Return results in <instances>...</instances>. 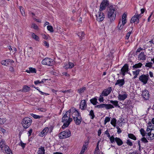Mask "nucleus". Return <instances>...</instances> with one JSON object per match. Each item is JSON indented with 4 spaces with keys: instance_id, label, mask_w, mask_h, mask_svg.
I'll list each match as a JSON object with an SVG mask.
<instances>
[{
    "instance_id": "f257e3e1",
    "label": "nucleus",
    "mask_w": 154,
    "mask_h": 154,
    "mask_svg": "<svg viewBox=\"0 0 154 154\" xmlns=\"http://www.w3.org/2000/svg\"><path fill=\"white\" fill-rule=\"evenodd\" d=\"M69 113H72V116L75 123L79 125L81 122L82 119L80 113L75 108H72L69 110Z\"/></svg>"
},
{
    "instance_id": "f03ea898",
    "label": "nucleus",
    "mask_w": 154,
    "mask_h": 154,
    "mask_svg": "<svg viewBox=\"0 0 154 154\" xmlns=\"http://www.w3.org/2000/svg\"><path fill=\"white\" fill-rule=\"evenodd\" d=\"M70 113L69 112V111L66 112L62 117V121L63 123V125L62 126V128H64L67 127L72 122V119L70 118Z\"/></svg>"
},
{
    "instance_id": "7ed1b4c3",
    "label": "nucleus",
    "mask_w": 154,
    "mask_h": 154,
    "mask_svg": "<svg viewBox=\"0 0 154 154\" xmlns=\"http://www.w3.org/2000/svg\"><path fill=\"white\" fill-rule=\"evenodd\" d=\"M116 11L117 9L115 7L111 6L109 7L107 12V17L111 22L115 20Z\"/></svg>"
},
{
    "instance_id": "20e7f679",
    "label": "nucleus",
    "mask_w": 154,
    "mask_h": 154,
    "mask_svg": "<svg viewBox=\"0 0 154 154\" xmlns=\"http://www.w3.org/2000/svg\"><path fill=\"white\" fill-rule=\"evenodd\" d=\"M32 122V120L31 118L26 117L23 119L22 124L24 128H27L31 125Z\"/></svg>"
},
{
    "instance_id": "39448f33",
    "label": "nucleus",
    "mask_w": 154,
    "mask_h": 154,
    "mask_svg": "<svg viewBox=\"0 0 154 154\" xmlns=\"http://www.w3.org/2000/svg\"><path fill=\"white\" fill-rule=\"evenodd\" d=\"M71 135L70 131L68 130L63 131L59 134V137L60 139H63L69 137Z\"/></svg>"
},
{
    "instance_id": "423d86ee",
    "label": "nucleus",
    "mask_w": 154,
    "mask_h": 154,
    "mask_svg": "<svg viewBox=\"0 0 154 154\" xmlns=\"http://www.w3.org/2000/svg\"><path fill=\"white\" fill-rule=\"evenodd\" d=\"M109 140L111 143H113L115 141L119 146H121L123 143L122 141L119 138L116 137L115 138L113 136L110 137Z\"/></svg>"
},
{
    "instance_id": "0eeeda50",
    "label": "nucleus",
    "mask_w": 154,
    "mask_h": 154,
    "mask_svg": "<svg viewBox=\"0 0 154 154\" xmlns=\"http://www.w3.org/2000/svg\"><path fill=\"white\" fill-rule=\"evenodd\" d=\"M127 17V15L125 13H124L122 16V23H121L120 21L119 22L117 28L119 30H121L123 27L124 26L126 23V19Z\"/></svg>"
},
{
    "instance_id": "6e6552de",
    "label": "nucleus",
    "mask_w": 154,
    "mask_h": 154,
    "mask_svg": "<svg viewBox=\"0 0 154 154\" xmlns=\"http://www.w3.org/2000/svg\"><path fill=\"white\" fill-rule=\"evenodd\" d=\"M95 107L98 109L105 108L107 109H110L113 108V105L111 104H102L95 106Z\"/></svg>"
},
{
    "instance_id": "1a4fd4ad",
    "label": "nucleus",
    "mask_w": 154,
    "mask_h": 154,
    "mask_svg": "<svg viewBox=\"0 0 154 154\" xmlns=\"http://www.w3.org/2000/svg\"><path fill=\"white\" fill-rule=\"evenodd\" d=\"M145 48H143L140 47L138 48L136 51V53L137 54L142 51H144L141 52L138 55V58H145L146 56V53L145 51Z\"/></svg>"
},
{
    "instance_id": "9d476101",
    "label": "nucleus",
    "mask_w": 154,
    "mask_h": 154,
    "mask_svg": "<svg viewBox=\"0 0 154 154\" xmlns=\"http://www.w3.org/2000/svg\"><path fill=\"white\" fill-rule=\"evenodd\" d=\"M108 5V1L107 0H103L100 5V11H102L104 10Z\"/></svg>"
},
{
    "instance_id": "9b49d317",
    "label": "nucleus",
    "mask_w": 154,
    "mask_h": 154,
    "mask_svg": "<svg viewBox=\"0 0 154 154\" xmlns=\"http://www.w3.org/2000/svg\"><path fill=\"white\" fill-rule=\"evenodd\" d=\"M54 63V60L51 58H44L42 61L43 64L47 65L49 66H52Z\"/></svg>"
},
{
    "instance_id": "f8f14e48",
    "label": "nucleus",
    "mask_w": 154,
    "mask_h": 154,
    "mask_svg": "<svg viewBox=\"0 0 154 154\" xmlns=\"http://www.w3.org/2000/svg\"><path fill=\"white\" fill-rule=\"evenodd\" d=\"M129 66L128 64H125L123 66L121 69L120 74L123 76H125L126 73L128 72L129 70Z\"/></svg>"
},
{
    "instance_id": "ddd939ff",
    "label": "nucleus",
    "mask_w": 154,
    "mask_h": 154,
    "mask_svg": "<svg viewBox=\"0 0 154 154\" xmlns=\"http://www.w3.org/2000/svg\"><path fill=\"white\" fill-rule=\"evenodd\" d=\"M97 20L99 22L102 21L105 18L104 14L101 11L98 12L96 15Z\"/></svg>"
},
{
    "instance_id": "4468645a",
    "label": "nucleus",
    "mask_w": 154,
    "mask_h": 154,
    "mask_svg": "<svg viewBox=\"0 0 154 154\" xmlns=\"http://www.w3.org/2000/svg\"><path fill=\"white\" fill-rule=\"evenodd\" d=\"M149 78L148 75H143L140 76L139 79L141 82L143 83V84H145L147 83Z\"/></svg>"
},
{
    "instance_id": "2eb2a0df",
    "label": "nucleus",
    "mask_w": 154,
    "mask_h": 154,
    "mask_svg": "<svg viewBox=\"0 0 154 154\" xmlns=\"http://www.w3.org/2000/svg\"><path fill=\"white\" fill-rule=\"evenodd\" d=\"M141 14H140L139 15H135L132 18L131 20V23H133L136 22L137 23H138L139 21V18L141 16Z\"/></svg>"
},
{
    "instance_id": "dca6fc26",
    "label": "nucleus",
    "mask_w": 154,
    "mask_h": 154,
    "mask_svg": "<svg viewBox=\"0 0 154 154\" xmlns=\"http://www.w3.org/2000/svg\"><path fill=\"white\" fill-rule=\"evenodd\" d=\"M127 96L128 94L126 92H124L122 94H119L118 97L119 100H124L127 98Z\"/></svg>"
},
{
    "instance_id": "f3484780",
    "label": "nucleus",
    "mask_w": 154,
    "mask_h": 154,
    "mask_svg": "<svg viewBox=\"0 0 154 154\" xmlns=\"http://www.w3.org/2000/svg\"><path fill=\"white\" fill-rule=\"evenodd\" d=\"M141 95L145 100H147L149 99V94L147 90H145L143 91Z\"/></svg>"
},
{
    "instance_id": "a211bd4d",
    "label": "nucleus",
    "mask_w": 154,
    "mask_h": 154,
    "mask_svg": "<svg viewBox=\"0 0 154 154\" xmlns=\"http://www.w3.org/2000/svg\"><path fill=\"white\" fill-rule=\"evenodd\" d=\"M86 107L87 104L85 100H82L80 104V108L82 110H84L85 109Z\"/></svg>"
},
{
    "instance_id": "6ab92c4d",
    "label": "nucleus",
    "mask_w": 154,
    "mask_h": 154,
    "mask_svg": "<svg viewBox=\"0 0 154 154\" xmlns=\"http://www.w3.org/2000/svg\"><path fill=\"white\" fill-rule=\"evenodd\" d=\"M111 91V87L104 90L102 92V95L105 96H107L110 93Z\"/></svg>"
},
{
    "instance_id": "aec40b11",
    "label": "nucleus",
    "mask_w": 154,
    "mask_h": 154,
    "mask_svg": "<svg viewBox=\"0 0 154 154\" xmlns=\"http://www.w3.org/2000/svg\"><path fill=\"white\" fill-rule=\"evenodd\" d=\"M125 84V81L124 79H118L115 83V85H119V86H122Z\"/></svg>"
},
{
    "instance_id": "412c9836",
    "label": "nucleus",
    "mask_w": 154,
    "mask_h": 154,
    "mask_svg": "<svg viewBox=\"0 0 154 154\" xmlns=\"http://www.w3.org/2000/svg\"><path fill=\"white\" fill-rule=\"evenodd\" d=\"M49 129L48 127L45 128L39 134V135L41 137H43V136H42V135H46L48 132Z\"/></svg>"
},
{
    "instance_id": "4be33fe9",
    "label": "nucleus",
    "mask_w": 154,
    "mask_h": 154,
    "mask_svg": "<svg viewBox=\"0 0 154 154\" xmlns=\"http://www.w3.org/2000/svg\"><path fill=\"white\" fill-rule=\"evenodd\" d=\"M74 66L73 63L69 62L68 64H67L64 66L65 68L66 69H71Z\"/></svg>"
},
{
    "instance_id": "5701e85b",
    "label": "nucleus",
    "mask_w": 154,
    "mask_h": 154,
    "mask_svg": "<svg viewBox=\"0 0 154 154\" xmlns=\"http://www.w3.org/2000/svg\"><path fill=\"white\" fill-rule=\"evenodd\" d=\"M7 145H6L5 141L2 139L0 142V147L2 149H3V148H5L6 146Z\"/></svg>"
},
{
    "instance_id": "b1692460",
    "label": "nucleus",
    "mask_w": 154,
    "mask_h": 154,
    "mask_svg": "<svg viewBox=\"0 0 154 154\" xmlns=\"http://www.w3.org/2000/svg\"><path fill=\"white\" fill-rule=\"evenodd\" d=\"M38 154H45V149L44 147H41L38 148L37 151Z\"/></svg>"
},
{
    "instance_id": "393cba45",
    "label": "nucleus",
    "mask_w": 154,
    "mask_h": 154,
    "mask_svg": "<svg viewBox=\"0 0 154 154\" xmlns=\"http://www.w3.org/2000/svg\"><path fill=\"white\" fill-rule=\"evenodd\" d=\"M4 149L7 154H13L11 150L8 146H6Z\"/></svg>"
},
{
    "instance_id": "a878e982",
    "label": "nucleus",
    "mask_w": 154,
    "mask_h": 154,
    "mask_svg": "<svg viewBox=\"0 0 154 154\" xmlns=\"http://www.w3.org/2000/svg\"><path fill=\"white\" fill-rule=\"evenodd\" d=\"M90 101L91 103L94 105H95L98 103L97 101V99L96 97L91 99L90 100Z\"/></svg>"
},
{
    "instance_id": "bb28decb",
    "label": "nucleus",
    "mask_w": 154,
    "mask_h": 154,
    "mask_svg": "<svg viewBox=\"0 0 154 154\" xmlns=\"http://www.w3.org/2000/svg\"><path fill=\"white\" fill-rule=\"evenodd\" d=\"M26 72L28 73L36 72L35 69L32 67L29 68V69L26 70Z\"/></svg>"
},
{
    "instance_id": "cd10ccee",
    "label": "nucleus",
    "mask_w": 154,
    "mask_h": 154,
    "mask_svg": "<svg viewBox=\"0 0 154 154\" xmlns=\"http://www.w3.org/2000/svg\"><path fill=\"white\" fill-rule=\"evenodd\" d=\"M86 90V88L85 87H82L80 89L77 90L78 93L80 94H81L82 93H83Z\"/></svg>"
},
{
    "instance_id": "c85d7f7f",
    "label": "nucleus",
    "mask_w": 154,
    "mask_h": 154,
    "mask_svg": "<svg viewBox=\"0 0 154 154\" xmlns=\"http://www.w3.org/2000/svg\"><path fill=\"white\" fill-rule=\"evenodd\" d=\"M78 35L80 39L82 40V38L84 37L85 34L83 32H80L78 33Z\"/></svg>"
},
{
    "instance_id": "c756f323",
    "label": "nucleus",
    "mask_w": 154,
    "mask_h": 154,
    "mask_svg": "<svg viewBox=\"0 0 154 154\" xmlns=\"http://www.w3.org/2000/svg\"><path fill=\"white\" fill-rule=\"evenodd\" d=\"M32 37L36 41H39V38L38 37L33 33H31Z\"/></svg>"
},
{
    "instance_id": "7c9ffc66",
    "label": "nucleus",
    "mask_w": 154,
    "mask_h": 154,
    "mask_svg": "<svg viewBox=\"0 0 154 154\" xmlns=\"http://www.w3.org/2000/svg\"><path fill=\"white\" fill-rule=\"evenodd\" d=\"M115 52L114 49H112L111 50L110 53L107 55L108 57H114L115 56L114 55V53Z\"/></svg>"
},
{
    "instance_id": "2f4dec72",
    "label": "nucleus",
    "mask_w": 154,
    "mask_h": 154,
    "mask_svg": "<svg viewBox=\"0 0 154 154\" xmlns=\"http://www.w3.org/2000/svg\"><path fill=\"white\" fill-rule=\"evenodd\" d=\"M32 48L31 47H29L27 50V53H29L28 54L29 55L28 57H31L30 55L32 54Z\"/></svg>"
},
{
    "instance_id": "473e14b6",
    "label": "nucleus",
    "mask_w": 154,
    "mask_h": 154,
    "mask_svg": "<svg viewBox=\"0 0 154 154\" xmlns=\"http://www.w3.org/2000/svg\"><path fill=\"white\" fill-rule=\"evenodd\" d=\"M110 103L113 104L115 106H118L119 107H120V106H118V101L117 100H111L110 101Z\"/></svg>"
},
{
    "instance_id": "72a5a7b5",
    "label": "nucleus",
    "mask_w": 154,
    "mask_h": 154,
    "mask_svg": "<svg viewBox=\"0 0 154 154\" xmlns=\"http://www.w3.org/2000/svg\"><path fill=\"white\" fill-rule=\"evenodd\" d=\"M128 137L130 138L133 139L134 140H136V137L132 134H129L128 135Z\"/></svg>"
},
{
    "instance_id": "f704fd0d",
    "label": "nucleus",
    "mask_w": 154,
    "mask_h": 154,
    "mask_svg": "<svg viewBox=\"0 0 154 154\" xmlns=\"http://www.w3.org/2000/svg\"><path fill=\"white\" fill-rule=\"evenodd\" d=\"M142 64L141 63H139L137 64H136L135 65H134L133 66V68L134 69H136L137 68H139L141 67L142 66Z\"/></svg>"
},
{
    "instance_id": "c9c22d12",
    "label": "nucleus",
    "mask_w": 154,
    "mask_h": 154,
    "mask_svg": "<svg viewBox=\"0 0 154 154\" xmlns=\"http://www.w3.org/2000/svg\"><path fill=\"white\" fill-rule=\"evenodd\" d=\"M30 89V87L27 86H24L23 88V91L24 92H27L29 91Z\"/></svg>"
},
{
    "instance_id": "e433bc0d",
    "label": "nucleus",
    "mask_w": 154,
    "mask_h": 154,
    "mask_svg": "<svg viewBox=\"0 0 154 154\" xmlns=\"http://www.w3.org/2000/svg\"><path fill=\"white\" fill-rule=\"evenodd\" d=\"M116 120L115 118H113L112 119L111 121V124L113 125L114 127H116Z\"/></svg>"
},
{
    "instance_id": "4c0bfd02",
    "label": "nucleus",
    "mask_w": 154,
    "mask_h": 154,
    "mask_svg": "<svg viewBox=\"0 0 154 154\" xmlns=\"http://www.w3.org/2000/svg\"><path fill=\"white\" fill-rule=\"evenodd\" d=\"M31 115L35 119H38L42 117V116H40L33 113L31 114Z\"/></svg>"
},
{
    "instance_id": "58836bf2",
    "label": "nucleus",
    "mask_w": 154,
    "mask_h": 154,
    "mask_svg": "<svg viewBox=\"0 0 154 154\" xmlns=\"http://www.w3.org/2000/svg\"><path fill=\"white\" fill-rule=\"evenodd\" d=\"M48 30L51 32H54V29L53 27L51 26L48 25L47 26Z\"/></svg>"
},
{
    "instance_id": "ea45409f",
    "label": "nucleus",
    "mask_w": 154,
    "mask_h": 154,
    "mask_svg": "<svg viewBox=\"0 0 154 154\" xmlns=\"http://www.w3.org/2000/svg\"><path fill=\"white\" fill-rule=\"evenodd\" d=\"M89 115L91 116V119H93L94 117L95 116L94 112V111L92 110H91L90 112Z\"/></svg>"
},
{
    "instance_id": "a19ab883",
    "label": "nucleus",
    "mask_w": 154,
    "mask_h": 154,
    "mask_svg": "<svg viewBox=\"0 0 154 154\" xmlns=\"http://www.w3.org/2000/svg\"><path fill=\"white\" fill-rule=\"evenodd\" d=\"M140 132L142 137H144L145 136V131L143 129L141 128L140 130Z\"/></svg>"
},
{
    "instance_id": "79ce46f5",
    "label": "nucleus",
    "mask_w": 154,
    "mask_h": 154,
    "mask_svg": "<svg viewBox=\"0 0 154 154\" xmlns=\"http://www.w3.org/2000/svg\"><path fill=\"white\" fill-rule=\"evenodd\" d=\"M20 143H19V145H20L23 149H24L26 146V143H24L23 142L20 140Z\"/></svg>"
},
{
    "instance_id": "37998d69",
    "label": "nucleus",
    "mask_w": 154,
    "mask_h": 154,
    "mask_svg": "<svg viewBox=\"0 0 154 154\" xmlns=\"http://www.w3.org/2000/svg\"><path fill=\"white\" fill-rule=\"evenodd\" d=\"M87 147H85L84 146H83L82 150L79 153V154H83L85 150L87 149Z\"/></svg>"
},
{
    "instance_id": "c03bdc74",
    "label": "nucleus",
    "mask_w": 154,
    "mask_h": 154,
    "mask_svg": "<svg viewBox=\"0 0 154 154\" xmlns=\"http://www.w3.org/2000/svg\"><path fill=\"white\" fill-rule=\"evenodd\" d=\"M110 118L108 117H106L104 120V125H105L107 122L110 121Z\"/></svg>"
},
{
    "instance_id": "a18cd8bd",
    "label": "nucleus",
    "mask_w": 154,
    "mask_h": 154,
    "mask_svg": "<svg viewBox=\"0 0 154 154\" xmlns=\"http://www.w3.org/2000/svg\"><path fill=\"white\" fill-rule=\"evenodd\" d=\"M46 80V79H44L42 80L41 81H36L34 82V83L35 85H37L38 83H43L44 82V81H45Z\"/></svg>"
},
{
    "instance_id": "49530a36",
    "label": "nucleus",
    "mask_w": 154,
    "mask_h": 154,
    "mask_svg": "<svg viewBox=\"0 0 154 154\" xmlns=\"http://www.w3.org/2000/svg\"><path fill=\"white\" fill-rule=\"evenodd\" d=\"M152 63L151 62H149L146 63V64L145 66L147 67L150 68L152 67Z\"/></svg>"
},
{
    "instance_id": "de8ad7c7",
    "label": "nucleus",
    "mask_w": 154,
    "mask_h": 154,
    "mask_svg": "<svg viewBox=\"0 0 154 154\" xmlns=\"http://www.w3.org/2000/svg\"><path fill=\"white\" fill-rule=\"evenodd\" d=\"M126 143L128 145L130 146H131L133 145V144L132 142L129 139H128L126 142Z\"/></svg>"
},
{
    "instance_id": "09e8293b",
    "label": "nucleus",
    "mask_w": 154,
    "mask_h": 154,
    "mask_svg": "<svg viewBox=\"0 0 154 154\" xmlns=\"http://www.w3.org/2000/svg\"><path fill=\"white\" fill-rule=\"evenodd\" d=\"M20 10L23 16H25V14L24 11L22 7H20Z\"/></svg>"
},
{
    "instance_id": "8fccbe9b",
    "label": "nucleus",
    "mask_w": 154,
    "mask_h": 154,
    "mask_svg": "<svg viewBox=\"0 0 154 154\" xmlns=\"http://www.w3.org/2000/svg\"><path fill=\"white\" fill-rule=\"evenodd\" d=\"M6 122L5 119L0 118V124H2Z\"/></svg>"
},
{
    "instance_id": "3c124183",
    "label": "nucleus",
    "mask_w": 154,
    "mask_h": 154,
    "mask_svg": "<svg viewBox=\"0 0 154 154\" xmlns=\"http://www.w3.org/2000/svg\"><path fill=\"white\" fill-rule=\"evenodd\" d=\"M140 71V70H137L136 71H134L133 72V74L135 75H138V74H139V72Z\"/></svg>"
},
{
    "instance_id": "603ef678",
    "label": "nucleus",
    "mask_w": 154,
    "mask_h": 154,
    "mask_svg": "<svg viewBox=\"0 0 154 154\" xmlns=\"http://www.w3.org/2000/svg\"><path fill=\"white\" fill-rule=\"evenodd\" d=\"M148 136L150 137V140H153L154 139V134L150 133L148 134Z\"/></svg>"
},
{
    "instance_id": "864d4df0",
    "label": "nucleus",
    "mask_w": 154,
    "mask_h": 154,
    "mask_svg": "<svg viewBox=\"0 0 154 154\" xmlns=\"http://www.w3.org/2000/svg\"><path fill=\"white\" fill-rule=\"evenodd\" d=\"M103 95H100V96L99 99H98L99 101L100 102H103L104 101L103 97Z\"/></svg>"
},
{
    "instance_id": "5fc2aeb1",
    "label": "nucleus",
    "mask_w": 154,
    "mask_h": 154,
    "mask_svg": "<svg viewBox=\"0 0 154 154\" xmlns=\"http://www.w3.org/2000/svg\"><path fill=\"white\" fill-rule=\"evenodd\" d=\"M32 27L33 28L35 29H38V27L37 26L35 23H32Z\"/></svg>"
},
{
    "instance_id": "6e6d98bb",
    "label": "nucleus",
    "mask_w": 154,
    "mask_h": 154,
    "mask_svg": "<svg viewBox=\"0 0 154 154\" xmlns=\"http://www.w3.org/2000/svg\"><path fill=\"white\" fill-rule=\"evenodd\" d=\"M141 141L143 142H144V143H147L148 142L147 140L146 139V138L145 137H143L141 138Z\"/></svg>"
},
{
    "instance_id": "4d7b16f0",
    "label": "nucleus",
    "mask_w": 154,
    "mask_h": 154,
    "mask_svg": "<svg viewBox=\"0 0 154 154\" xmlns=\"http://www.w3.org/2000/svg\"><path fill=\"white\" fill-rule=\"evenodd\" d=\"M89 143V141L88 140H86L85 143V144H84L83 146H84L85 147H87V148L88 145Z\"/></svg>"
},
{
    "instance_id": "13d9d810",
    "label": "nucleus",
    "mask_w": 154,
    "mask_h": 154,
    "mask_svg": "<svg viewBox=\"0 0 154 154\" xmlns=\"http://www.w3.org/2000/svg\"><path fill=\"white\" fill-rule=\"evenodd\" d=\"M116 128L117 129V132L118 134H119L122 132V130L118 126H117Z\"/></svg>"
},
{
    "instance_id": "bf43d9fd",
    "label": "nucleus",
    "mask_w": 154,
    "mask_h": 154,
    "mask_svg": "<svg viewBox=\"0 0 154 154\" xmlns=\"http://www.w3.org/2000/svg\"><path fill=\"white\" fill-rule=\"evenodd\" d=\"M131 34V32H129L127 34L125 38L126 39H128L129 38Z\"/></svg>"
},
{
    "instance_id": "052dcab7",
    "label": "nucleus",
    "mask_w": 154,
    "mask_h": 154,
    "mask_svg": "<svg viewBox=\"0 0 154 154\" xmlns=\"http://www.w3.org/2000/svg\"><path fill=\"white\" fill-rule=\"evenodd\" d=\"M1 63L3 65L7 66V62H6V60L2 61L1 62Z\"/></svg>"
},
{
    "instance_id": "680f3d73",
    "label": "nucleus",
    "mask_w": 154,
    "mask_h": 154,
    "mask_svg": "<svg viewBox=\"0 0 154 154\" xmlns=\"http://www.w3.org/2000/svg\"><path fill=\"white\" fill-rule=\"evenodd\" d=\"M38 109L41 112H45L46 110L45 109L42 108H38Z\"/></svg>"
},
{
    "instance_id": "e2e57ef3",
    "label": "nucleus",
    "mask_w": 154,
    "mask_h": 154,
    "mask_svg": "<svg viewBox=\"0 0 154 154\" xmlns=\"http://www.w3.org/2000/svg\"><path fill=\"white\" fill-rule=\"evenodd\" d=\"M44 45L45 46L47 47V48L49 47V44L46 41H45V42H44Z\"/></svg>"
},
{
    "instance_id": "0e129e2a",
    "label": "nucleus",
    "mask_w": 154,
    "mask_h": 154,
    "mask_svg": "<svg viewBox=\"0 0 154 154\" xmlns=\"http://www.w3.org/2000/svg\"><path fill=\"white\" fill-rule=\"evenodd\" d=\"M105 134L107 135V137L109 139L110 137H111L110 136L109 133L108 132V131L107 130L105 131Z\"/></svg>"
},
{
    "instance_id": "69168bd1",
    "label": "nucleus",
    "mask_w": 154,
    "mask_h": 154,
    "mask_svg": "<svg viewBox=\"0 0 154 154\" xmlns=\"http://www.w3.org/2000/svg\"><path fill=\"white\" fill-rule=\"evenodd\" d=\"M32 129H30L29 131H28V133L29 134V135H28V136H30L31 134V133H32Z\"/></svg>"
},
{
    "instance_id": "338daca9",
    "label": "nucleus",
    "mask_w": 154,
    "mask_h": 154,
    "mask_svg": "<svg viewBox=\"0 0 154 154\" xmlns=\"http://www.w3.org/2000/svg\"><path fill=\"white\" fill-rule=\"evenodd\" d=\"M146 132H147L148 135L151 133V129L149 128H148L146 130Z\"/></svg>"
},
{
    "instance_id": "774afa93",
    "label": "nucleus",
    "mask_w": 154,
    "mask_h": 154,
    "mask_svg": "<svg viewBox=\"0 0 154 154\" xmlns=\"http://www.w3.org/2000/svg\"><path fill=\"white\" fill-rule=\"evenodd\" d=\"M94 152H100V150L98 146H96Z\"/></svg>"
}]
</instances>
